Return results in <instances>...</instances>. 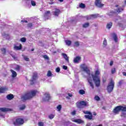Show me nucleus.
<instances>
[{
    "label": "nucleus",
    "mask_w": 126,
    "mask_h": 126,
    "mask_svg": "<svg viewBox=\"0 0 126 126\" xmlns=\"http://www.w3.org/2000/svg\"><path fill=\"white\" fill-rule=\"evenodd\" d=\"M100 74V71L99 70L95 71V75L92 74V76L94 84L96 87H99L100 86V77H99V75Z\"/></svg>",
    "instance_id": "obj_1"
},
{
    "label": "nucleus",
    "mask_w": 126,
    "mask_h": 126,
    "mask_svg": "<svg viewBox=\"0 0 126 126\" xmlns=\"http://www.w3.org/2000/svg\"><path fill=\"white\" fill-rule=\"evenodd\" d=\"M37 93L36 91H32L30 93H27L22 97V100L25 101L28 100V99H31L32 97H34Z\"/></svg>",
    "instance_id": "obj_2"
},
{
    "label": "nucleus",
    "mask_w": 126,
    "mask_h": 126,
    "mask_svg": "<svg viewBox=\"0 0 126 126\" xmlns=\"http://www.w3.org/2000/svg\"><path fill=\"white\" fill-rule=\"evenodd\" d=\"M115 87V82L111 80L109 83L108 86H107V91L109 93H111L112 91L114 90V87Z\"/></svg>",
    "instance_id": "obj_3"
},
{
    "label": "nucleus",
    "mask_w": 126,
    "mask_h": 126,
    "mask_svg": "<svg viewBox=\"0 0 126 126\" xmlns=\"http://www.w3.org/2000/svg\"><path fill=\"white\" fill-rule=\"evenodd\" d=\"M81 68L83 69V71L86 72V73L89 75V76H91L90 70L88 69V67L85 64H82L80 66Z\"/></svg>",
    "instance_id": "obj_4"
},
{
    "label": "nucleus",
    "mask_w": 126,
    "mask_h": 126,
    "mask_svg": "<svg viewBox=\"0 0 126 126\" xmlns=\"http://www.w3.org/2000/svg\"><path fill=\"white\" fill-rule=\"evenodd\" d=\"M24 124V120L22 118H18L16 120V121L14 122V126H21Z\"/></svg>",
    "instance_id": "obj_5"
},
{
    "label": "nucleus",
    "mask_w": 126,
    "mask_h": 126,
    "mask_svg": "<svg viewBox=\"0 0 126 126\" xmlns=\"http://www.w3.org/2000/svg\"><path fill=\"white\" fill-rule=\"evenodd\" d=\"M87 105V104H86L85 101H80L79 102H77L76 103L77 107L78 109H80V110H81V109H83L84 107H86Z\"/></svg>",
    "instance_id": "obj_6"
},
{
    "label": "nucleus",
    "mask_w": 126,
    "mask_h": 126,
    "mask_svg": "<svg viewBox=\"0 0 126 126\" xmlns=\"http://www.w3.org/2000/svg\"><path fill=\"white\" fill-rule=\"evenodd\" d=\"M10 109L5 108H0V117H4V114L3 113H6V112H9Z\"/></svg>",
    "instance_id": "obj_7"
},
{
    "label": "nucleus",
    "mask_w": 126,
    "mask_h": 126,
    "mask_svg": "<svg viewBox=\"0 0 126 126\" xmlns=\"http://www.w3.org/2000/svg\"><path fill=\"white\" fill-rule=\"evenodd\" d=\"M94 4L95 6L99 8L104 6V4H102V0H95Z\"/></svg>",
    "instance_id": "obj_8"
},
{
    "label": "nucleus",
    "mask_w": 126,
    "mask_h": 126,
    "mask_svg": "<svg viewBox=\"0 0 126 126\" xmlns=\"http://www.w3.org/2000/svg\"><path fill=\"white\" fill-rule=\"evenodd\" d=\"M53 15H54L55 16H59V15L61 14V10L57 8H55L53 10Z\"/></svg>",
    "instance_id": "obj_9"
},
{
    "label": "nucleus",
    "mask_w": 126,
    "mask_h": 126,
    "mask_svg": "<svg viewBox=\"0 0 126 126\" xmlns=\"http://www.w3.org/2000/svg\"><path fill=\"white\" fill-rule=\"evenodd\" d=\"M51 99V96L50 94L48 93H45L42 99L43 101H49Z\"/></svg>",
    "instance_id": "obj_10"
},
{
    "label": "nucleus",
    "mask_w": 126,
    "mask_h": 126,
    "mask_svg": "<svg viewBox=\"0 0 126 126\" xmlns=\"http://www.w3.org/2000/svg\"><path fill=\"white\" fill-rule=\"evenodd\" d=\"M72 122L74 123H77V124H84V121H82L81 119H72Z\"/></svg>",
    "instance_id": "obj_11"
},
{
    "label": "nucleus",
    "mask_w": 126,
    "mask_h": 126,
    "mask_svg": "<svg viewBox=\"0 0 126 126\" xmlns=\"http://www.w3.org/2000/svg\"><path fill=\"white\" fill-rule=\"evenodd\" d=\"M37 74L36 72H34L33 73V75L32 76V80H31V81H32V82H33V81H35V80H36V79H37Z\"/></svg>",
    "instance_id": "obj_12"
},
{
    "label": "nucleus",
    "mask_w": 126,
    "mask_h": 126,
    "mask_svg": "<svg viewBox=\"0 0 126 126\" xmlns=\"http://www.w3.org/2000/svg\"><path fill=\"white\" fill-rule=\"evenodd\" d=\"M121 111V108L120 107V106L116 107L113 110V112L115 114H118L120 111Z\"/></svg>",
    "instance_id": "obj_13"
},
{
    "label": "nucleus",
    "mask_w": 126,
    "mask_h": 126,
    "mask_svg": "<svg viewBox=\"0 0 126 126\" xmlns=\"http://www.w3.org/2000/svg\"><path fill=\"white\" fill-rule=\"evenodd\" d=\"M80 60H81V57L79 56H77L74 59L73 62L75 63H79V61H80Z\"/></svg>",
    "instance_id": "obj_14"
},
{
    "label": "nucleus",
    "mask_w": 126,
    "mask_h": 126,
    "mask_svg": "<svg viewBox=\"0 0 126 126\" xmlns=\"http://www.w3.org/2000/svg\"><path fill=\"white\" fill-rule=\"evenodd\" d=\"M88 81L91 87H92L93 89H94V85H93V83H92V80L91 79V77L88 78Z\"/></svg>",
    "instance_id": "obj_15"
},
{
    "label": "nucleus",
    "mask_w": 126,
    "mask_h": 126,
    "mask_svg": "<svg viewBox=\"0 0 126 126\" xmlns=\"http://www.w3.org/2000/svg\"><path fill=\"white\" fill-rule=\"evenodd\" d=\"M7 91V88L0 87V93H4L5 91Z\"/></svg>",
    "instance_id": "obj_16"
},
{
    "label": "nucleus",
    "mask_w": 126,
    "mask_h": 126,
    "mask_svg": "<svg viewBox=\"0 0 126 126\" xmlns=\"http://www.w3.org/2000/svg\"><path fill=\"white\" fill-rule=\"evenodd\" d=\"M51 16V12L50 11H47L44 14L45 18L48 19L49 16Z\"/></svg>",
    "instance_id": "obj_17"
},
{
    "label": "nucleus",
    "mask_w": 126,
    "mask_h": 126,
    "mask_svg": "<svg viewBox=\"0 0 126 126\" xmlns=\"http://www.w3.org/2000/svg\"><path fill=\"white\" fill-rule=\"evenodd\" d=\"M10 71L12 73V77L13 78H14V77H16V76H17V73H16L15 71L11 69Z\"/></svg>",
    "instance_id": "obj_18"
},
{
    "label": "nucleus",
    "mask_w": 126,
    "mask_h": 126,
    "mask_svg": "<svg viewBox=\"0 0 126 126\" xmlns=\"http://www.w3.org/2000/svg\"><path fill=\"white\" fill-rule=\"evenodd\" d=\"M62 56L64 59H65L66 62L67 63H69V60H68V57H67V55L65 54V53H62Z\"/></svg>",
    "instance_id": "obj_19"
},
{
    "label": "nucleus",
    "mask_w": 126,
    "mask_h": 126,
    "mask_svg": "<svg viewBox=\"0 0 126 126\" xmlns=\"http://www.w3.org/2000/svg\"><path fill=\"white\" fill-rule=\"evenodd\" d=\"M6 98L7 100H12V99L14 98V96H13V94H8L6 96Z\"/></svg>",
    "instance_id": "obj_20"
},
{
    "label": "nucleus",
    "mask_w": 126,
    "mask_h": 126,
    "mask_svg": "<svg viewBox=\"0 0 126 126\" xmlns=\"http://www.w3.org/2000/svg\"><path fill=\"white\" fill-rule=\"evenodd\" d=\"M122 11H124V8L122 7H119L116 9V12H117V13H120V12H122Z\"/></svg>",
    "instance_id": "obj_21"
},
{
    "label": "nucleus",
    "mask_w": 126,
    "mask_h": 126,
    "mask_svg": "<svg viewBox=\"0 0 126 126\" xmlns=\"http://www.w3.org/2000/svg\"><path fill=\"white\" fill-rule=\"evenodd\" d=\"M112 37H113L115 42H116V43H117V42H118V36L117 35V34H116V33H113Z\"/></svg>",
    "instance_id": "obj_22"
},
{
    "label": "nucleus",
    "mask_w": 126,
    "mask_h": 126,
    "mask_svg": "<svg viewBox=\"0 0 126 126\" xmlns=\"http://www.w3.org/2000/svg\"><path fill=\"white\" fill-rule=\"evenodd\" d=\"M21 44H20L19 46H15L14 47V50H15V51H19V50H21Z\"/></svg>",
    "instance_id": "obj_23"
},
{
    "label": "nucleus",
    "mask_w": 126,
    "mask_h": 126,
    "mask_svg": "<svg viewBox=\"0 0 126 126\" xmlns=\"http://www.w3.org/2000/svg\"><path fill=\"white\" fill-rule=\"evenodd\" d=\"M85 117L86 118V119H88V120H92V113H91V114H90V115H85Z\"/></svg>",
    "instance_id": "obj_24"
},
{
    "label": "nucleus",
    "mask_w": 126,
    "mask_h": 126,
    "mask_svg": "<svg viewBox=\"0 0 126 126\" xmlns=\"http://www.w3.org/2000/svg\"><path fill=\"white\" fill-rule=\"evenodd\" d=\"M112 26H113V23L110 22L107 24L106 28H107V29H110L112 28Z\"/></svg>",
    "instance_id": "obj_25"
},
{
    "label": "nucleus",
    "mask_w": 126,
    "mask_h": 126,
    "mask_svg": "<svg viewBox=\"0 0 126 126\" xmlns=\"http://www.w3.org/2000/svg\"><path fill=\"white\" fill-rule=\"evenodd\" d=\"M120 108V111H122V112H126V107L125 106H119Z\"/></svg>",
    "instance_id": "obj_26"
},
{
    "label": "nucleus",
    "mask_w": 126,
    "mask_h": 126,
    "mask_svg": "<svg viewBox=\"0 0 126 126\" xmlns=\"http://www.w3.org/2000/svg\"><path fill=\"white\" fill-rule=\"evenodd\" d=\"M65 43L67 46H70L71 45V41L70 40H65Z\"/></svg>",
    "instance_id": "obj_27"
},
{
    "label": "nucleus",
    "mask_w": 126,
    "mask_h": 126,
    "mask_svg": "<svg viewBox=\"0 0 126 126\" xmlns=\"http://www.w3.org/2000/svg\"><path fill=\"white\" fill-rule=\"evenodd\" d=\"M25 108H26L25 104H22L20 106L19 109H20V110L22 111L23 110H24V109H25Z\"/></svg>",
    "instance_id": "obj_28"
},
{
    "label": "nucleus",
    "mask_w": 126,
    "mask_h": 126,
    "mask_svg": "<svg viewBox=\"0 0 126 126\" xmlns=\"http://www.w3.org/2000/svg\"><path fill=\"white\" fill-rule=\"evenodd\" d=\"M89 27V23H86L83 25V28H87Z\"/></svg>",
    "instance_id": "obj_29"
},
{
    "label": "nucleus",
    "mask_w": 126,
    "mask_h": 126,
    "mask_svg": "<svg viewBox=\"0 0 126 126\" xmlns=\"http://www.w3.org/2000/svg\"><path fill=\"white\" fill-rule=\"evenodd\" d=\"M79 93L81 95H83L84 94H85V91L83 90H80L79 91Z\"/></svg>",
    "instance_id": "obj_30"
},
{
    "label": "nucleus",
    "mask_w": 126,
    "mask_h": 126,
    "mask_svg": "<svg viewBox=\"0 0 126 126\" xmlns=\"http://www.w3.org/2000/svg\"><path fill=\"white\" fill-rule=\"evenodd\" d=\"M47 76L48 77H50V76H53V74L52 73V72L51 70H49L47 72Z\"/></svg>",
    "instance_id": "obj_31"
},
{
    "label": "nucleus",
    "mask_w": 126,
    "mask_h": 126,
    "mask_svg": "<svg viewBox=\"0 0 126 126\" xmlns=\"http://www.w3.org/2000/svg\"><path fill=\"white\" fill-rule=\"evenodd\" d=\"M22 57H23L25 61H26V62H28L29 61V58H28L27 56L22 55Z\"/></svg>",
    "instance_id": "obj_32"
},
{
    "label": "nucleus",
    "mask_w": 126,
    "mask_h": 126,
    "mask_svg": "<svg viewBox=\"0 0 126 126\" xmlns=\"http://www.w3.org/2000/svg\"><path fill=\"white\" fill-rule=\"evenodd\" d=\"M15 69H16V70H17V71H19V70H20V66H19V65H17L16 66V67H15Z\"/></svg>",
    "instance_id": "obj_33"
},
{
    "label": "nucleus",
    "mask_w": 126,
    "mask_h": 126,
    "mask_svg": "<svg viewBox=\"0 0 126 126\" xmlns=\"http://www.w3.org/2000/svg\"><path fill=\"white\" fill-rule=\"evenodd\" d=\"M57 109L58 112H60L62 110V105H59L57 106Z\"/></svg>",
    "instance_id": "obj_34"
},
{
    "label": "nucleus",
    "mask_w": 126,
    "mask_h": 126,
    "mask_svg": "<svg viewBox=\"0 0 126 126\" xmlns=\"http://www.w3.org/2000/svg\"><path fill=\"white\" fill-rule=\"evenodd\" d=\"M20 41L23 43H25V42H26V38L25 37H22L20 39Z\"/></svg>",
    "instance_id": "obj_35"
},
{
    "label": "nucleus",
    "mask_w": 126,
    "mask_h": 126,
    "mask_svg": "<svg viewBox=\"0 0 126 126\" xmlns=\"http://www.w3.org/2000/svg\"><path fill=\"white\" fill-rule=\"evenodd\" d=\"M84 114H85L86 115H91V112L88 111H83Z\"/></svg>",
    "instance_id": "obj_36"
},
{
    "label": "nucleus",
    "mask_w": 126,
    "mask_h": 126,
    "mask_svg": "<svg viewBox=\"0 0 126 126\" xmlns=\"http://www.w3.org/2000/svg\"><path fill=\"white\" fill-rule=\"evenodd\" d=\"M2 36H3L4 38H6V39H9V35L7 34H2Z\"/></svg>",
    "instance_id": "obj_37"
},
{
    "label": "nucleus",
    "mask_w": 126,
    "mask_h": 126,
    "mask_svg": "<svg viewBox=\"0 0 126 126\" xmlns=\"http://www.w3.org/2000/svg\"><path fill=\"white\" fill-rule=\"evenodd\" d=\"M31 2L32 6H35L36 5V2H35V1L31 0Z\"/></svg>",
    "instance_id": "obj_38"
},
{
    "label": "nucleus",
    "mask_w": 126,
    "mask_h": 126,
    "mask_svg": "<svg viewBox=\"0 0 126 126\" xmlns=\"http://www.w3.org/2000/svg\"><path fill=\"white\" fill-rule=\"evenodd\" d=\"M74 47H78L79 46V42L78 41H76L74 42Z\"/></svg>",
    "instance_id": "obj_39"
},
{
    "label": "nucleus",
    "mask_w": 126,
    "mask_h": 126,
    "mask_svg": "<svg viewBox=\"0 0 126 126\" xmlns=\"http://www.w3.org/2000/svg\"><path fill=\"white\" fill-rule=\"evenodd\" d=\"M92 18H96L98 17V14H93L91 15Z\"/></svg>",
    "instance_id": "obj_40"
},
{
    "label": "nucleus",
    "mask_w": 126,
    "mask_h": 126,
    "mask_svg": "<svg viewBox=\"0 0 126 126\" xmlns=\"http://www.w3.org/2000/svg\"><path fill=\"white\" fill-rule=\"evenodd\" d=\"M79 6L81 8H84L85 7V4L82 3L79 5Z\"/></svg>",
    "instance_id": "obj_41"
},
{
    "label": "nucleus",
    "mask_w": 126,
    "mask_h": 126,
    "mask_svg": "<svg viewBox=\"0 0 126 126\" xmlns=\"http://www.w3.org/2000/svg\"><path fill=\"white\" fill-rule=\"evenodd\" d=\"M94 99L96 100V101H99L100 100V97H99V96L98 95H95L94 97Z\"/></svg>",
    "instance_id": "obj_42"
},
{
    "label": "nucleus",
    "mask_w": 126,
    "mask_h": 126,
    "mask_svg": "<svg viewBox=\"0 0 126 126\" xmlns=\"http://www.w3.org/2000/svg\"><path fill=\"white\" fill-rule=\"evenodd\" d=\"M49 119H50V120H52V119H54V118H55V115L51 114L49 116Z\"/></svg>",
    "instance_id": "obj_43"
},
{
    "label": "nucleus",
    "mask_w": 126,
    "mask_h": 126,
    "mask_svg": "<svg viewBox=\"0 0 126 126\" xmlns=\"http://www.w3.org/2000/svg\"><path fill=\"white\" fill-rule=\"evenodd\" d=\"M116 72V68H112L111 69V73H112V74H114V73H115Z\"/></svg>",
    "instance_id": "obj_44"
},
{
    "label": "nucleus",
    "mask_w": 126,
    "mask_h": 126,
    "mask_svg": "<svg viewBox=\"0 0 126 126\" xmlns=\"http://www.w3.org/2000/svg\"><path fill=\"white\" fill-rule=\"evenodd\" d=\"M1 50L2 54H4L5 53V52H6V50H5V48H2L1 49Z\"/></svg>",
    "instance_id": "obj_45"
},
{
    "label": "nucleus",
    "mask_w": 126,
    "mask_h": 126,
    "mask_svg": "<svg viewBox=\"0 0 126 126\" xmlns=\"http://www.w3.org/2000/svg\"><path fill=\"white\" fill-rule=\"evenodd\" d=\"M71 114L72 116H75V114H76V111L74 110L73 112H71Z\"/></svg>",
    "instance_id": "obj_46"
},
{
    "label": "nucleus",
    "mask_w": 126,
    "mask_h": 126,
    "mask_svg": "<svg viewBox=\"0 0 126 126\" xmlns=\"http://www.w3.org/2000/svg\"><path fill=\"white\" fill-rule=\"evenodd\" d=\"M38 126H44V123L43 122H39Z\"/></svg>",
    "instance_id": "obj_47"
},
{
    "label": "nucleus",
    "mask_w": 126,
    "mask_h": 126,
    "mask_svg": "<svg viewBox=\"0 0 126 126\" xmlns=\"http://www.w3.org/2000/svg\"><path fill=\"white\" fill-rule=\"evenodd\" d=\"M103 45H104V46H107V40H106V39H104L103 41Z\"/></svg>",
    "instance_id": "obj_48"
},
{
    "label": "nucleus",
    "mask_w": 126,
    "mask_h": 126,
    "mask_svg": "<svg viewBox=\"0 0 126 126\" xmlns=\"http://www.w3.org/2000/svg\"><path fill=\"white\" fill-rule=\"evenodd\" d=\"M56 72H60V71H61V69L60 68V67L57 68L56 69Z\"/></svg>",
    "instance_id": "obj_49"
},
{
    "label": "nucleus",
    "mask_w": 126,
    "mask_h": 126,
    "mask_svg": "<svg viewBox=\"0 0 126 126\" xmlns=\"http://www.w3.org/2000/svg\"><path fill=\"white\" fill-rule=\"evenodd\" d=\"M32 26H33V25L32 24V23H30L28 24V27H29L30 28H31Z\"/></svg>",
    "instance_id": "obj_50"
},
{
    "label": "nucleus",
    "mask_w": 126,
    "mask_h": 126,
    "mask_svg": "<svg viewBox=\"0 0 126 126\" xmlns=\"http://www.w3.org/2000/svg\"><path fill=\"white\" fill-rule=\"evenodd\" d=\"M44 59H45V60H49V57L47 55H44L43 56Z\"/></svg>",
    "instance_id": "obj_51"
},
{
    "label": "nucleus",
    "mask_w": 126,
    "mask_h": 126,
    "mask_svg": "<svg viewBox=\"0 0 126 126\" xmlns=\"http://www.w3.org/2000/svg\"><path fill=\"white\" fill-rule=\"evenodd\" d=\"M63 69H67V66L65 65H63Z\"/></svg>",
    "instance_id": "obj_52"
},
{
    "label": "nucleus",
    "mask_w": 126,
    "mask_h": 126,
    "mask_svg": "<svg viewBox=\"0 0 126 126\" xmlns=\"http://www.w3.org/2000/svg\"><path fill=\"white\" fill-rule=\"evenodd\" d=\"M13 59H14V60H15L16 61H17V57H15V56H12Z\"/></svg>",
    "instance_id": "obj_53"
},
{
    "label": "nucleus",
    "mask_w": 126,
    "mask_h": 126,
    "mask_svg": "<svg viewBox=\"0 0 126 126\" xmlns=\"http://www.w3.org/2000/svg\"><path fill=\"white\" fill-rule=\"evenodd\" d=\"M21 22H25V23H27L28 22L26 20H22Z\"/></svg>",
    "instance_id": "obj_54"
},
{
    "label": "nucleus",
    "mask_w": 126,
    "mask_h": 126,
    "mask_svg": "<svg viewBox=\"0 0 126 126\" xmlns=\"http://www.w3.org/2000/svg\"><path fill=\"white\" fill-rule=\"evenodd\" d=\"M113 63H114V62L113 61H111L110 63V65L112 66V65H113Z\"/></svg>",
    "instance_id": "obj_55"
},
{
    "label": "nucleus",
    "mask_w": 126,
    "mask_h": 126,
    "mask_svg": "<svg viewBox=\"0 0 126 126\" xmlns=\"http://www.w3.org/2000/svg\"><path fill=\"white\" fill-rule=\"evenodd\" d=\"M123 74L124 76H126V72H123Z\"/></svg>",
    "instance_id": "obj_56"
},
{
    "label": "nucleus",
    "mask_w": 126,
    "mask_h": 126,
    "mask_svg": "<svg viewBox=\"0 0 126 126\" xmlns=\"http://www.w3.org/2000/svg\"><path fill=\"white\" fill-rule=\"evenodd\" d=\"M123 83V82L122 81H120L119 82V85H122V84Z\"/></svg>",
    "instance_id": "obj_57"
},
{
    "label": "nucleus",
    "mask_w": 126,
    "mask_h": 126,
    "mask_svg": "<svg viewBox=\"0 0 126 126\" xmlns=\"http://www.w3.org/2000/svg\"><path fill=\"white\" fill-rule=\"evenodd\" d=\"M67 124H68V122H65V123H64V126H67Z\"/></svg>",
    "instance_id": "obj_58"
},
{
    "label": "nucleus",
    "mask_w": 126,
    "mask_h": 126,
    "mask_svg": "<svg viewBox=\"0 0 126 126\" xmlns=\"http://www.w3.org/2000/svg\"><path fill=\"white\" fill-rule=\"evenodd\" d=\"M49 4H54V2H53V1L49 2Z\"/></svg>",
    "instance_id": "obj_59"
},
{
    "label": "nucleus",
    "mask_w": 126,
    "mask_h": 126,
    "mask_svg": "<svg viewBox=\"0 0 126 126\" xmlns=\"http://www.w3.org/2000/svg\"><path fill=\"white\" fill-rule=\"evenodd\" d=\"M68 95L69 97H71L72 96V94H68Z\"/></svg>",
    "instance_id": "obj_60"
},
{
    "label": "nucleus",
    "mask_w": 126,
    "mask_h": 126,
    "mask_svg": "<svg viewBox=\"0 0 126 126\" xmlns=\"http://www.w3.org/2000/svg\"><path fill=\"white\" fill-rule=\"evenodd\" d=\"M93 115H94V116H96V115H97V114L95 112H94Z\"/></svg>",
    "instance_id": "obj_61"
},
{
    "label": "nucleus",
    "mask_w": 126,
    "mask_h": 126,
    "mask_svg": "<svg viewBox=\"0 0 126 126\" xmlns=\"http://www.w3.org/2000/svg\"><path fill=\"white\" fill-rule=\"evenodd\" d=\"M60 2H63V0H59Z\"/></svg>",
    "instance_id": "obj_62"
},
{
    "label": "nucleus",
    "mask_w": 126,
    "mask_h": 126,
    "mask_svg": "<svg viewBox=\"0 0 126 126\" xmlns=\"http://www.w3.org/2000/svg\"><path fill=\"white\" fill-rule=\"evenodd\" d=\"M33 51H34V49L33 48L32 49V52H33Z\"/></svg>",
    "instance_id": "obj_63"
},
{
    "label": "nucleus",
    "mask_w": 126,
    "mask_h": 126,
    "mask_svg": "<svg viewBox=\"0 0 126 126\" xmlns=\"http://www.w3.org/2000/svg\"><path fill=\"white\" fill-rule=\"evenodd\" d=\"M103 82H106V80H103Z\"/></svg>",
    "instance_id": "obj_64"
}]
</instances>
